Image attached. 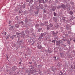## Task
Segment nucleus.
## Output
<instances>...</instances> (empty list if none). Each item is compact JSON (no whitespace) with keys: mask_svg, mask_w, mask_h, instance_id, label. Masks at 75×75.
Returning a JSON list of instances; mask_svg holds the SVG:
<instances>
[{"mask_svg":"<svg viewBox=\"0 0 75 75\" xmlns=\"http://www.w3.org/2000/svg\"><path fill=\"white\" fill-rule=\"evenodd\" d=\"M48 52H49V53H51V52H52V51H50V50H48Z\"/></svg>","mask_w":75,"mask_h":75,"instance_id":"nucleus-20","label":"nucleus"},{"mask_svg":"<svg viewBox=\"0 0 75 75\" xmlns=\"http://www.w3.org/2000/svg\"><path fill=\"white\" fill-rule=\"evenodd\" d=\"M58 28H59V26H58V25H57V26H55L54 27L55 29H57Z\"/></svg>","mask_w":75,"mask_h":75,"instance_id":"nucleus-11","label":"nucleus"},{"mask_svg":"<svg viewBox=\"0 0 75 75\" xmlns=\"http://www.w3.org/2000/svg\"><path fill=\"white\" fill-rule=\"evenodd\" d=\"M19 23L21 24H22L23 25V22H21L20 23Z\"/></svg>","mask_w":75,"mask_h":75,"instance_id":"nucleus-18","label":"nucleus"},{"mask_svg":"<svg viewBox=\"0 0 75 75\" xmlns=\"http://www.w3.org/2000/svg\"><path fill=\"white\" fill-rule=\"evenodd\" d=\"M42 1V0H40V1H39V2L40 3H41V1Z\"/></svg>","mask_w":75,"mask_h":75,"instance_id":"nucleus-24","label":"nucleus"},{"mask_svg":"<svg viewBox=\"0 0 75 75\" xmlns=\"http://www.w3.org/2000/svg\"><path fill=\"white\" fill-rule=\"evenodd\" d=\"M39 26V25L38 24H37L35 25V27L36 28H37Z\"/></svg>","mask_w":75,"mask_h":75,"instance_id":"nucleus-13","label":"nucleus"},{"mask_svg":"<svg viewBox=\"0 0 75 75\" xmlns=\"http://www.w3.org/2000/svg\"><path fill=\"white\" fill-rule=\"evenodd\" d=\"M42 28H40L39 29L38 31L39 32L42 31Z\"/></svg>","mask_w":75,"mask_h":75,"instance_id":"nucleus-12","label":"nucleus"},{"mask_svg":"<svg viewBox=\"0 0 75 75\" xmlns=\"http://www.w3.org/2000/svg\"><path fill=\"white\" fill-rule=\"evenodd\" d=\"M45 26H47L48 25V23L47 22V21H46L45 22Z\"/></svg>","mask_w":75,"mask_h":75,"instance_id":"nucleus-4","label":"nucleus"},{"mask_svg":"<svg viewBox=\"0 0 75 75\" xmlns=\"http://www.w3.org/2000/svg\"><path fill=\"white\" fill-rule=\"evenodd\" d=\"M60 44V42L59 41H57L56 45H57Z\"/></svg>","mask_w":75,"mask_h":75,"instance_id":"nucleus-6","label":"nucleus"},{"mask_svg":"<svg viewBox=\"0 0 75 75\" xmlns=\"http://www.w3.org/2000/svg\"><path fill=\"white\" fill-rule=\"evenodd\" d=\"M42 38L41 36H40V37L38 38V40L40 41H41V40H42Z\"/></svg>","mask_w":75,"mask_h":75,"instance_id":"nucleus-5","label":"nucleus"},{"mask_svg":"<svg viewBox=\"0 0 75 75\" xmlns=\"http://www.w3.org/2000/svg\"><path fill=\"white\" fill-rule=\"evenodd\" d=\"M73 41H74V42H75V40H73Z\"/></svg>","mask_w":75,"mask_h":75,"instance_id":"nucleus-29","label":"nucleus"},{"mask_svg":"<svg viewBox=\"0 0 75 75\" xmlns=\"http://www.w3.org/2000/svg\"><path fill=\"white\" fill-rule=\"evenodd\" d=\"M3 33V34H4V33L3 32V33Z\"/></svg>","mask_w":75,"mask_h":75,"instance_id":"nucleus-31","label":"nucleus"},{"mask_svg":"<svg viewBox=\"0 0 75 75\" xmlns=\"http://www.w3.org/2000/svg\"><path fill=\"white\" fill-rule=\"evenodd\" d=\"M71 68H72L73 69H75V65H72L71 67Z\"/></svg>","mask_w":75,"mask_h":75,"instance_id":"nucleus-3","label":"nucleus"},{"mask_svg":"<svg viewBox=\"0 0 75 75\" xmlns=\"http://www.w3.org/2000/svg\"><path fill=\"white\" fill-rule=\"evenodd\" d=\"M52 42H54V45H55V41L54 40L52 41Z\"/></svg>","mask_w":75,"mask_h":75,"instance_id":"nucleus-23","label":"nucleus"},{"mask_svg":"<svg viewBox=\"0 0 75 75\" xmlns=\"http://www.w3.org/2000/svg\"><path fill=\"white\" fill-rule=\"evenodd\" d=\"M45 36V34L44 33H42L41 34V36L42 37H43Z\"/></svg>","mask_w":75,"mask_h":75,"instance_id":"nucleus-8","label":"nucleus"},{"mask_svg":"<svg viewBox=\"0 0 75 75\" xmlns=\"http://www.w3.org/2000/svg\"><path fill=\"white\" fill-rule=\"evenodd\" d=\"M16 27L17 28H18L19 27V25H16Z\"/></svg>","mask_w":75,"mask_h":75,"instance_id":"nucleus-15","label":"nucleus"},{"mask_svg":"<svg viewBox=\"0 0 75 75\" xmlns=\"http://www.w3.org/2000/svg\"><path fill=\"white\" fill-rule=\"evenodd\" d=\"M53 20L54 21H55V22H56L57 21V18H55V17H54L53 18Z\"/></svg>","mask_w":75,"mask_h":75,"instance_id":"nucleus-10","label":"nucleus"},{"mask_svg":"<svg viewBox=\"0 0 75 75\" xmlns=\"http://www.w3.org/2000/svg\"><path fill=\"white\" fill-rule=\"evenodd\" d=\"M38 48L39 49H41L42 47V46L40 45H39L37 46Z\"/></svg>","mask_w":75,"mask_h":75,"instance_id":"nucleus-2","label":"nucleus"},{"mask_svg":"<svg viewBox=\"0 0 75 75\" xmlns=\"http://www.w3.org/2000/svg\"><path fill=\"white\" fill-rule=\"evenodd\" d=\"M3 33H4V34L3 33H2V34L3 35H6V32H5L4 31L3 32Z\"/></svg>","mask_w":75,"mask_h":75,"instance_id":"nucleus-17","label":"nucleus"},{"mask_svg":"<svg viewBox=\"0 0 75 75\" xmlns=\"http://www.w3.org/2000/svg\"><path fill=\"white\" fill-rule=\"evenodd\" d=\"M51 70L53 71H54V68H52V69H51Z\"/></svg>","mask_w":75,"mask_h":75,"instance_id":"nucleus-21","label":"nucleus"},{"mask_svg":"<svg viewBox=\"0 0 75 75\" xmlns=\"http://www.w3.org/2000/svg\"><path fill=\"white\" fill-rule=\"evenodd\" d=\"M53 26V25L51 23H50V24H49V28H51L52 27V26Z\"/></svg>","mask_w":75,"mask_h":75,"instance_id":"nucleus-7","label":"nucleus"},{"mask_svg":"<svg viewBox=\"0 0 75 75\" xmlns=\"http://www.w3.org/2000/svg\"><path fill=\"white\" fill-rule=\"evenodd\" d=\"M61 7L62 8H66V5L64 4L62 5Z\"/></svg>","mask_w":75,"mask_h":75,"instance_id":"nucleus-1","label":"nucleus"},{"mask_svg":"<svg viewBox=\"0 0 75 75\" xmlns=\"http://www.w3.org/2000/svg\"><path fill=\"white\" fill-rule=\"evenodd\" d=\"M35 14H38V12H37L36 13L35 12Z\"/></svg>","mask_w":75,"mask_h":75,"instance_id":"nucleus-26","label":"nucleus"},{"mask_svg":"<svg viewBox=\"0 0 75 75\" xmlns=\"http://www.w3.org/2000/svg\"><path fill=\"white\" fill-rule=\"evenodd\" d=\"M69 14L70 15H72L73 14V12H72L70 11V12Z\"/></svg>","mask_w":75,"mask_h":75,"instance_id":"nucleus-14","label":"nucleus"},{"mask_svg":"<svg viewBox=\"0 0 75 75\" xmlns=\"http://www.w3.org/2000/svg\"><path fill=\"white\" fill-rule=\"evenodd\" d=\"M21 62H20V63H19V64H21Z\"/></svg>","mask_w":75,"mask_h":75,"instance_id":"nucleus-32","label":"nucleus"},{"mask_svg":"<svg viewBox=\"0 0 75 75\" xmlns=\"http://www.w3.org/2000/svg\"><path fill=\"white\" fill-rule=\"evenodd\" d=\"M47 29L48 30L50 29V27H48V25L47 26Z\"/></svg>","mask_w":75,"mask_h":75,"instance_id":"nucleus-19","label":"nucleus"},{"mask_svg":"<svg viewBox=\"0 0 75 75\" xmlns=\"http://www.w3.org/2000/svg\"><path fill=\"white\" fill-rule=\"evenodd\" d=\"M53 14L54 16H56V13L55 12H54Z\"/></svg>","mask_w":75,"mask_h":75,"instance_id":"nucleus-16","label":"nucleus"},{"mask_svg":"<svg viewBox=\"0 0 75 75\" xmlns=\"http://www.w3.org/2000/svg\"><path fill=\"white\" fill-rule=\"evenodd\" d=\"M64 21H67V20H66V18H64Z\"/></svg>","mask_w":75,"mask_h":75,"instance_id":"nucleus-27","label":"nucleus"},{"mask_svg":"<svg viewBox=\"0 0 75 75\" xmlns=\"http://www.w3.org/2000/svg\"><path fill=\"white\" fill-rule=\"evenodd\" d=\"M56 9V8L54 6L53 7V8H52V10L53 11H54Z\"/></svg>","mask_w":75,"mask_h":75,"instance_id":"nucleus-9","label":"nucleus"},{"mask_svg":"<svg viewBox=\"0 0 75 75\" xmlns=\"http://www.w3.org/2000/svg\"><path fill=\"white\" fill-rule=\"evenodd\" d=\"M20 34H21V33H17V35H19Z\"/></svg>","mask_w":75,"mask_h":75,"instance_id":"nucleus-25","label":"nucleus"},{"mask_svg":"<svg viewBox=\"0 0 75 75\" xmlns=\"http://www.w3.org/2000/svg\"><path fill=\"white\" fill-rule=\"evenodd\" d=\"M61 7V6H58V7H57V8H60Z\"/></svg>","mask_w":75,"mask_h":75,"instance_id":"nucleus-22","label":"nucleus"},{"mask_svg":"<svg viewBox=\"0 0 75 75\" xmlns=\"http://www.w3.org/2000/svg\"><path fill=\"white\" fill-rule=\"evenodd\" d=\"M46 11H44V12L46 13Z\"/></svg>","mask_w":75,"mask_h":75,"instance_id":"nucleus-28","label":"nucleus"},{"mask_svg":"<svg viewBox=\"0 0 75 75\" xmlns=\"http://www.w3.org/2000/svg\"><path fill=\"white\" fill-rule=\"evenodd\" d=\"M11 38H12V39H13V37H11Z\"/></svg>","mask_w":75,"mask_h":75,"instance_id":"nucleus-30","label":"nucleus"}]
</instances>
